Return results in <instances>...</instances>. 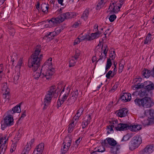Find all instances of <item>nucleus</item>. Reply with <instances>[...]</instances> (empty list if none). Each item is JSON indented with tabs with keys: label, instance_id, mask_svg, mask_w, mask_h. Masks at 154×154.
Wrapping results in <instances>:
<instances>
[{
	"label": "nucleus",
	"instance_id": "obj_22",
	"mask_svg": "<svg viewBox=\"0 0 154 154\" xmlns=\"http://www.w3.org/2000/svg\"><path fill=\"white\" fill-rule=\"evenodd\" d=\"M149 91L145 88L141 89L139 92L138 95L141 97H147L148 96Z\"/></svg>",
	"mask_w": 154,
	"mask_h": 154
},
{
	"label": "nucleus",
	"instance_id": "obj_56",
	"mask_svg": "<svg viewBox=\"0 0 154 154\" xmlns=\"http://www.w3.org/2000/svg\"><path fill=\"white\" fill-rule=\"evenodd\" d=\"M112 71L110 70L106 74V78L108 79H110V77H111V75H112Z\"/></svg>",
	"mask_w": 154,
	"mask_h": 154
},
{
	"label": "nucleus",
	"instance_id": "obj_13",
	"mask_svg": "<svg viewBox=\"0 0 154 154\" xmlns=\"http://www.w3.org/2000/svg\"><path fill=\"white\" fill-rule=\"evenodd\" d=\"M154 150V147L152 145H148L143 149L139 152V154H149Z\"/></svg>",
	"mask_w": 154,
	"mask_h": 154
},
{
	"label": "nucleus",
	"instance_id": "obj_47",
	"mask_svg": "<svg viewBox=\"0 0 154 154\" xmlns=\"http://www.w3.org/2000/svg\"><path fill=\"white\" fill-rule=\"evenodd\" d=\"M80 55V51L78 49H76L75 51V53L74 56V58L77 60L79 57Z\"/></svg>",
	"mask_w": 154,
	"mask_h": 154
},
{
	"label": "nucleus",
	"instance_id": "obj_43",
	"mask_svg": "<svg viewBox=\"0 0 154 154\" xmlns=\"http://www.w3.org/2000/svg\"><path fill=\"white\" fill-rule=\"evenodd\" d=\"M101 34L99 31L97 32L94 33H92L91 34L93 37L94 39L95 38H97L99 37L100 35Z\"/></svg>",
	"mask_w": 154,
	"mask_h": 154
},
{
	"label": "nucleus",
	"instance_id": "obj_11",
	"mask_svg": "<svg viewBox=\"0 0 154 154\" xmlns=\"http://www.w3.org/2000/svg\"><path fill=\"white\" fill-rule=\"evenodd\" d=\"M75 16H76L75 13L69 12L59 15L58 17L60 23L63 21L65 19H68L74 17Z\"/></svg>",
	"mask_w": 154,
	"mask_h": 154
},
{
	"label": "nucleus",
	"instance_id": "obj_44",
	"mask_svg": "<svg viewBox=\"0 0 154 154\" xmlns=\"http://www.w3.org/2000/svg\"><path fill=\"white\" fill-rule=\"evenodd\" d=\"M84 111V109L83 108H81L79 109L77 111V113L75 115L78 116L80 117L82 114L83 112Z\"/></svg>",
	"mask_w": 154,
	"mask_h": 154
},
{
	"label": "nucleus",
	"instance_id": "obj_10",
	"mask_svg": "<svg viewBox=\"0 0 154 154\" xmlns=\"http://www.w3.org/2000/svg\"><path fill=\"white\" fill-rule=\"evenodd\" d=\"M72 142V139L69 136H67L65 138L63 142L64 145L61 149V154H64L69 149Z\"/></svg>",
	"mask_w": 154,
	"mask_h": 154
},
{
	"label": "nucleus",
	"instance_id": "obj_19",
	"mask_svg": "<svg viewBox=\"0 0 154 154\" xmlns=\"http://www.w3.org/2000/svg\"><path fill=\"white\" fill-rule=\"evenodd\" d=\"M154 122V120L152 119H150L149 117L146 119L141 121V123L144 126L152 125Z\"/></svg>",
	"mask_w": 154,
	"mask_h": 154
},
{
	"label": "nucleus",
	"instance_id": "obj_30",
	"mask_svg": "<svg viewBox=\"0 0 154 154\" xmlns=\"http://www.w3.org/2000/svg\"><path fill=\"white\" fill-rule=\"evenodd\" d=\"M75 100L74 98L70 97L65 103L67 105H71L73 104Z\"/></svg>",
	"mask_w": 154,
	"mask_h": 154
},
{
	"label": "nucleus",
	"instance_id": "obj_27",
	"mask_svg": "<svg viewBox=\"0 0 154 154\" xmlns=\"http://www.w3.org/2000/svg\"><path fill=\"white\" fill-rule=\"evenodd\" d=\"M105 149L104 146H100L97 148V150L92 151L91 154H97V152H102L105 151Z\"/></svg>",
	"mask_w": 154,
	"mask_h": 154
},
{
	"label": "nucleus",
	"instance_id": "obj_4",
	"mask_svg": "<svg viewBox=\"0 0 154 154\" xmlns=\"http://www.w3.org/2000/svg\"><path fill=\"white\" fill-rule=\"evenodd\" d=\"M70 88L69 86L66 88H63L60 93L59 99L57 102V106L58 108L60 107L65 101L66 100L70 94Z\"/></svg>",
	"mask_w": 154,
	"mask_h": 154
},
{
	"label": "nucleus",
	"instance_id": "obj_36",
	"mask_svg": "<svg viewBox=\"0 0 154 154\" xmlns=\"http://www.w3.org/2000/svg\"><path fill=\"white\" fill-rule=\"evenodd\" d=\"M78 91L76 89L75 91H74L71 92V95L70 97L74 98L75 100H76L78 97Z\"/></svg>",
	"mask_w": 154,
	"mask_h": 154
},
{
	"label": "nucleus",
	"instance_id": "obj_16",
	"mask_svg": "<svg viewBox=\"0 0 154 154\" xmlns=\"http://www.w3.org/2000/svg\"><path fill=\"white\" fill-rule=\"evenodd\" d=\"M21 104V103H20L15 106L11 110H9L8 112V113L13 115L16 112L20 113L21 112L20 105Z\"/></svg>",
	"mask_w": 154,
	"mask_h": 154
},
{
	"label": "nucleus",
	"instance_id": "obj_55",
	"mask_svg": "<svg viewBox=\"0 0 154 154\" xmlns=\"http://www.w3.org/2000/svg\"><path fill=\"white\" fill-rule=\"evenodd\" d=\"M92 37H93L91 34L90 35H86L84 39H86L88 41H91L94 39Z\"/></svg>",
	"mask_w": 154,
	"mask_h": 154
},
{
	"label": "nucleus",
	"instance_id": "obj_59",
	"mask_svg": "<svg viewBox=\"0 0 154 154\" xmlns=\"http://www.w3.org/2000/svg\"><path fill=\"white\" fill-rule=\"evenodd\" d=\"M88 123L85 122V121H83L82 124V128L84 129L86 128V127L88 126Z\"/></svg>",
	"mask_w": 154,
	"mask_h": 154
},
{
	"label": "nucleus",
	"instance_id": "obj_37",
	"mask_svg": "<svg viewBox=\"0 0 154 154\" xmlns=\"http://www.w3.org/2000/svg\"><path fill=\"white\" fill-rule=\"evenodd\" d=\"M101 49H103V52L105 55L104 58H105L106 56L107 52L109 50L107 46L106 45H103Z\"/></svg>",
	"mask_w": 154,
	"mask_h": 154
},
{
	"label": "nucleus",
	"instance_id": "obj_58",
	"mask_svg": "<svg viewBox=\"0 0 154 154\" xmlns=\"http://www.w3.org/2000/svg\"><path fill=\"white\" fill-rule=\"evenodd\" d=\"M101 144L102 145V146L104 147L107 146H108V142L107 141V140L106 139L103 140H102Z\"/></svg>",
	"mask_w": 154,
	"mask_h": 154
},
{
	"label": "nucleus",
	"instance_id": "obj_2",
	"mask_svg": "<svg viewBox=\"0 0 154 154\" xmlns=\"http://www.w3.org/2000/svg\"><path fill=\"white\" fill-rule=\"evenodd\" d=\"M134 102L135 105L139 107L149 108L154 105L152 100L148 97H144L142 98H137L134 100Z\"/></svg>",
	"mask_w": 154,
	"mask_h": 154
},
{
	"label": "nucleus",
	"instance_id": "obj_38",
	"mask_svg": "<svg viewBox=\"0 0 154 154\" xmlns=\"http://www.w3.org/2000/svg\"><path fill=\"white\" fill-rule=\"evenodd\" d=\"M30 147H29V145H26L23 150L21 154H28L29 151L30 149Z\"/></svg>",
	"mask_w": 154,
	"mask_h": 154
},
{
	"label": "nucleus",
	"instance_id": "obj_18",
	"mask_svg": "<svg viewBox=\"0 0 154 154\" xmlns=\"http://www.w3.org/2000/svg\"><path fill=\"white\" fill-rule=\"evenodd\" d=\"M131 98V94L129 93H124L120 97V99L123 101V102L130 101Z\"/></svg>",
	"mask_w": 154,
	"mask_h": 154
},
{
	"label": "nucleus",
	"instance_id": "obj_49",
	"mask_svg": "<svg viewBox=\"0 0 154 154\" xmlns=\"http://www.w3.org/2000/svg\"><path fill=\"white\" fill-rule=\"evenodd\" d=\"M113 128L112 127H110L109 125L107 126H106V128L109 130L107 132V134H109L111 133H113Z\"/></svg>",
	"mask_w": 154,
	"mask_h": 154
},
{
	"label": "nucleus",
	"instance_id": "obj_45",
	"mask_svg": "<svg viewBox=\"0 0 154 154\" xmlns=\"http://www.w3.org/2000/svg\"><path fill=\"white\" fill-rule=\"evenodd\" d=\"M142 78L141 77L139 76L138 77L135 78L133 80V82L135 83V85H136L137 83H140L141 81Z\"/></svg>",
	"mask_w": 154,
	"mask_h": 154
},
{
	"label": "nucleus",
	"instance_id": "obj_8",
	"mask_svg": "<svg viewBox=\"0 0 154 154\" xmlns=\"http://www.w3.org/2000/svg\"><path fill=\"white\" fill-rule=\"evenodd\" d=\"M109 123L110 124L109 125V126L114 128V129L117 131H125L128 126L125 123H119L117 119L111 122H109Z\"/></svg>",
	"mask_w": 154,
	"mask_h": 154
},
{
	"label": "nucleus",
	"instance_id": "obj_50",
	"mask_svg": "<svg viewBox=\"0 0 154 154\" xmlns=\"http://www.w3.org/2000/svg\"><path fill=\"white\" fill-rule=\"evenodd\" d=\"M3 97L4 99H7L9 98V91L3 92Z\"/></svg>",
	"mask_w": 154,
	"mask_h": 154
},
{
	"label": "nucleus",
	"instance_id": "obj_25",
	"mask_svg": "<svg viewBox=\"0 0 154 154\" xmlns=\"http://www.w3.org/2000/svg\"><path fill=\"white\" fill-rule=\"evenodd\" d=\"M90 8H87L84 11L83 13L81 16V18L83 19L84 20H86L88 16Z\"/></svg>",
	"mask_w": 154,
	"mask_h": 154
},
{
	"label": "nucleus",
	"instance_id": "obj_63",
	"mask_svg": "<svg viewBox=\"0 0 154 154\" xmlns=\"http://www.w3.org/2000/svg\"><path fill=\"white\" fill-rule=\"evenodd\" d=\"M26 116V111L25 110L22 113L21 116L20 118V119H23V118Z\"/></svg>",
	"mask_w": 154,
	"mask_h": 154
},
{
	"label": "nucleus",
	"instance_id": "obj_28",
	"mask_svg": "<svg viewBox=\"0 0 154 154\" xmlns=\"http://www.w3.org/2000/svg\"><path fill=\"white\" fill-rule=\"evenodd\" d=\"M41 8L43 12L44 13L48 12V9L49 8V5L48 4L46 5L45 3L44 4H42L41 5Z\"/></svg>",
	"mask_w": 154,
	"mask_h": 154
},
{
	"label": "nucleus",
	"instance_id": "obj_53",
	"mask_svg": "<svg viewBox=\"0 0 154 154\" xmlns=\"http://www.w3.org/2000/svg\"><path fill=\"white\" fill-rule=\"evenodd\" d=\"M135 86L136 88L137 89L141 88H144V86L143 83H137V85H135Z\"/></svg>",
	"mask_w": 154,
	"mask_h": 154
},
{
	"label": "nucleus",
	"instance_id": "obj_24",
	"mask_svg": "<svg viewBox=\"0 0 154 154\" xmlns=\"http://www.w3.org/2000/svg\"><path fill=\"white\" fill-rule=\"evenodd\" d=\"M56 35V33L54 32H49L47 33L44 38H47V39L49 40H52Z\"/></svg>",
	"mask_w": 154,
	"mask_h": 154
},
{
	"label": "nucleus",
	"instance_id": "obj_14",
	"mask_svg": "<svg viewBox=\"0 0 154 154\" xmlns=\"http://www.w3.org/2000/svg\"><path fill=\"white\" fill-rule=\"evenodd\" d=\"M2 138L0 140V154H4V153L7 148V145L6 143L7 140H5L3 142L4 140Z\"/></svg>",
	"mask_w": 154,
	"mask_h": 154
},
{
	"label": "nucleus",
	"instance_id": "obj_62",
	"mask_svg": "<svg viewBox=\"0 0 154 154\" xmlns=\"http://www.w3.org/2000/svg\"><path fill=\"white\" fill-rule=\"evenodd\" d=\"M9 33L11 35L13 36L15 32V31L14 29L12 28V29H10L9 31Z\"/></svg>",
	"mask_w": 154,
	"mask_h": 154
},
{
	"label": "nucleus",
	"instance_id": "obj_42",
	"mask_svg": "<svg viewBox=\"0 0 154 154\" xmlns=\"http://www.w3.org/2000/svg\"><path fill=\"white\" fill-rule=\"evenodd\" d=\"M76 125L74 124H72V123H71L68 125V131L69 133H71L73 131V128Z\"/></svg>",
	"mask_w": 154,
	"mask_h": 154
},
{
	"label": "nucleus",
	"instance_id": "obj_7",
	"mask_svg": "<svg viewBox=\"0 0 154 154\" xmlns=\"http://www.w3.org/2000/svg\"><path fill=\"white\" fill-rule=\"evenodd\" d=\"M36 71H33L34 72L33 73V77L34 78L38 80V78H45L47 79H50L51 78V74L52 73L51 71H50V73L46 72V73L42 70L39 72H37Z\"/></svg>",
	"mask_w": 154,
	"mask_h": 154
},
{
	"label": "nucleus",
	"instance_id": "obj_57",
	"mask_svg": "<svg viewBox=\"0 0 154 154\" xmlns=\"http://www.w3.org/2000/svg\"><path fill=\"white\" fill-rule=\"evenodd\" d=\"M20 77V73H17L16 75H15L14 77V82H16L19 79Z\"/></svg>",
	"mask_w": 154,
	"mask_h": 154
},
{
	"label": "nucleus",
	"instance_id": "obj_1",
	"mask_svg": "<svg viewBox=\"0 0 154 154\" xmlns=\"http://www.w3.org/2000/svg\"><path fill=\"white\" fill-rule=\"evenodd\" d=\"M41 51L40 45H37L35 48V51L28 60V66L33 71H37L40 66V61L43 56L42 54L39 56Z\"/></svg>",
	"mask_w": 154,
	"mask_h": 154
},
{
	"label": "nucleus",
	"instance_id": "obj_6",
	"mask_svg": "<svg viewBox=\"0 0 154 154\" xmlns=\"http://www.w3.org/2000/svg\"><path fill=\"white\" fill-rule=\"evenodd\" d=\"M1 123V128L2 130H4L6 128L13 125L14 122L13 116L9 113L5 117L3 121H2Z\"/></svg>",
	"mask_w": 154,
	"mask_h": 154
},
{
	"label": "nucleus",
	"instance_id": "obj_64",
	"mask_svg": "<svg viewBox=\"0 0 154 154\" xmlns=\"http://www.w3.org/2000/svg\"><path fill=\"white\" fill-rule=\"evenodd\" d=\"M17 143V142H15V143H13L11 145V147L13 149H16Z\"/></svg>",
	"mask_w": 154,
	"mask_h": 154
},
{
	"label": "nucleus",
	"instance_id": "obj_48",
	"mask_svg": "<svg viewBox=\"0 0 154 154\" xmlns=\"http://www.w3.org/2000/svg\"><path fill=\"white\" fill-rule=\"evenodd\" d=\"M116 16L115 14L111 15L110 16L109 19L110 22H113L116 18Z\"/></svg>",
	"mask_w": 154,
	"mask_h": 154
},
{
	"label": "nucleus",
	"instance_id": "obj_12",
	"mask_svg": "<svg viewBox=\"0 0 154 154\" xmlns=\"http://www.w3.org/2000/svg\"><path fill=\"white\" fill-rule=\"evenodd\" d=\"M120 7H119V6H117L116 3H112L110 4L108 9V11L110 12L111 14H116L120 11Z\"/></svg>",
	"mask_w": 154,
	"mask_h": 154
},
{
	"label": "nucleus",
	"instance_id": "obj_9",
	"mask_svg": "<svg viewBox=\"0 0 154 154\" xmlns=\"http://www.w3.org/2000/svg\"><path fill=\"white\" fill-rule=\"evenodd\" d=\"M52 58L51 57L49 58L44 63L43 65L42 66L41 71L42 70L45 72L46 73H50V71L52 72L51 74V76L54 74V69L53 68L52 61Z\"/></svg>",
	"mask_w": 154,
	"mask_h": 154
},
{
	"label": "nucleus",
	"instance_id": "obj_51",
	"mask_svg": "<svg viewBox=\"0 0 154 154\" xmlns=\"http://www.w3.org/2000/svg\"><path fill=\"white\" fill-rule=\"evenodd\" d=\"M83 39L78 37L74 40V45H75L79 44Z\"/></svg>",
	"mask_w": 154,
	"mask_h": 154
},
{
	"label": "nucleus",
	"instance_id": "obj_35",
	"mask_svg": "<svg viewBox=\"0 0 154 154\" xmlns=\"http://www.w3.org/2000/svg\"><path fill=\"white\" fill-rule=\"evenodd\" d=\"M77 61V60L75 59L73 57H72V58L69 61V67H71L74 66Z\"/></svg>",
	"mask_w": 154,
	"mask_h": 154
},
{
	"label": "nucleus",
	"instance_id": "obj_33",
	"mask_svg": "<svg viewBox=\"0 0 154 154\" xmlns=\"http://www.w3.org/2000/svg\"><path fill=\"white\" fill-rule=\"evenodd\" d=\"M151 35L149 33L144 41V44H148L149 42H150L151 41Z\"/></svg>",
	"mask_w": 154,
	"mask_h": 154
},
{
	"label": "nucleus",
	"instance_id": "obj_41",
	"mask_svg": "<svg viewBox=\"0 0 154 154\" xmlns=\"http://www.w3.org/2000/svg\"><path fill=\"white\" fill-rule=\"evenodd\" d=\"M79 117L75 115V116L71 120V122L72 123V124H73L74 125H76L79 120Z\"/></svg>",
	"mask_w": 154,
	"mask_h": 154
},
{
	"label": "nucleus",
	"instance_id": "obj_31",
	"mask_svg": "<svg viewBox=\"0 0 154 154\" xmlns=\"http://www.w3.org/2000/svg\"><path fill=\"white\" fill-rule=\"evenodd\" d=\"M128 126L127 128L125 129V130H127L128 129H129L132 131H136V125H129L128 124H125Z\"/></svg>",
	"mask_w": 154,
	"mask_h": 154
},
{
	"label": "nucleus",
	"instance_id": "obj_5",
	"mask_svg": "<svg viewBox=\"0 0 154 154\" xmlns=\"http://www.w3.org/2000/svg\"><path fill=\"white\" fill-rule=\"evenodd\" d=\"M142 140L140 135L134 137L131 141L129 145V149L130 150L133 151L137 148L141 143Z\"/></svg>",
	"mask_w": 154,
	"mask_h": 154
},
{
	"label": "nucleus",
	"instance_id": "obj_20",
	"mask_svg": "<svg viewBox=\"0 0 154 154\" xmlns=\"http://www.w3.org/2000/svg\"><path fill=\"white\" fill-rule=\"evenodd\" d=\"M48 23L50 24V27H52L55 26L57 23H60V22L58 16L56 18H52L50 20H48Z\"/></svg>",
	"mask_w": 154,
	"mask_h": 154
},
{
	"label": "nucleus",
	"instance_id": "obj_61",
	"mask_svg": "<svg viewBox=\"0 0 154 154\" xmlns=\"http://www.w3.org/2000/svg\"><path fill=\"white\" fill-rule=\"evenodd\" d=\"M151 82L148 81H146L145 82H144L143 83L144 86V88H145L148 86L151 83Z\"/></svg>",
	"mask_w": 154,
	"mask_h": 154
},
{
	"label": "nucleus",
	"instance_id": "obj_54",
	"mask_svg": "<svg viewBox=\"0 0 154 154\" xmlns=\"http://www.w3.org/2000/svg\"><path fill=\"white\" fill-rule=\"evenodd\" d=\"M21 136V135L19 132H17L14 137V139L16 140H19Z\"/></svg>",
	"mask_w": 154,
	"mask_h": 154
},
{
	"label": "nucleus",
	"instance_id": "obj_60",
	"mask_svg": "<svg viewBox=\"0 0 154 154\" xmlns=\"http://www.w3.org/2000/svg\"><path fill=\"white\" fill-rule=\"evenodd\" d=\"M61 31L60 29L59 28H56L55 29L54 31V32H55L56 33V35L57 36L61 32Z\"/></svg>",
	"mask_w": 154,
	"mask_h": 154
},
{
	"label": "nucleus",
	"instance_id": "obj_32",
	"mask_svg": "<svg viewBox=\"0 0 154 154\" xmlns=\"http://www.w3.org/2000/svg\"><path fill=\"white\" fill-rule=\"evenodd\" d=\"M91 119V114H89L85 116L83 120L89 124Z\"/></svg>",
	"mask_w": 154,
	"mask_h": 154
},
{
	"label": "nucleus",
	"instance_id": "obj_23",
	"mask_svg": "<svg viewBox=\"0 0 154 154\" xmlns=\"http://www.w3.org/2000/svg\"><path fill=\"white\" fill-rule=\"evenodd\" d=\"M151 72V71L147 69H144L141 73L144 78H148L150 75Z\"/></svg>",
	"mask_w": 154,
	"mask_h": 154
},
{
	"label": "nucleus",
	"instance_id": "obj_52",
	"mask_svg": "<svg viewBox=\"0 0 154 154\" xmlns=\"http://www.w3.org/2000/svg\"><path fill=\"white\" fill-rule=\"evenodd\" d=\"M124 68V65L123 64L120 63L119 64V72L121 73L123 71Z\"/></svg>",
	"mask_w": 154,
	"mask_h": 154
},
{
	"label": "nucleus",
	"instance_id": "obj_21",
	"mask_svg": "<svg viewBox=\"0 0 154 154\" xmlns=\"http://www.w3.org/2000/svg\"><path fill=\"white\" fill-rule=\"evenodd\" d=\"M120 148V146L119 145L113 146L110 147V151L111 153L113 154H116L119 152V150Z\"/></svg>",
	"mask_w": 154,
	"mask_h": 154
},
{
	"label": "nucleus",
	"instance_id": "obj_29",
	"mask_svg": "<svg viewBox=\"0 0 154 154\" xmlns=\"http://www.w3.org/2000/svg\"><path fill=\"white\" fill-rule=\"evenodd\" d=\"M106 0H101L97 4L96 9H100L102 8L105 5V3L106 2Z\"/></svg>",
	"mask_w": 154,
	"mask_h": 154
},
{
	"label": "nucleus",
	"instance_id": "obj_34",
	"mask_svg": "<svg viewBox=\"0 0 154 154\" xmlns=\"http://www.w3.org/2000/svg\"><path fill=\"white\" fill-rule=\"evenodd\" d=\"M2 91L3 92L9 91V89L7 87L6 82L3 83L2 85Z\"/></svg>",
	"mask_w": 154,
	"mask_h": 154
},
{
	"label": "nucleus",
	"instance_id": "obj_46",
	"mask_svg": "<svg viewBox=\"0 0 154 154\" xmlns=\"http://www.w3.org/2000/svg\"><path fill=\"white\" fill-rule=\"evenodd\" d=\"M130 138V137L129 135L128 134H126L123 137L122 139L121 140V141H127Z\"/></svg>",
	"mask_w": 154,
	"mask_h": 154
},
{
	"label": "nucleus",
	"instance_id": "obj_39",
	"mask_svg": "<svg viewBox=\"0 0 154 154\" xmlns=\"http://www.w3.org/2000/svg\"><path fill=\"white\" fill-rule=\"evenodd\" d=\"M112 63L111 59H109L107 60L106 67V72L108 69L112 65Z\"/></svg>",
	"mask_w": 154,
	"mask_h": 154
},
{
	"label": "nucleus",
	"instance_id": "obj_3",
	"mask_svg": "<svg viewBox=\"0 0 154 154\" xmlns=\"http://www.w3.org/2000/svg\"><path fill=\"white\" fill-rule=\"evenodd\" d=\"M57 90L55 86H51L49 88L44 99V110L46 109L50 103L53 95L56 93Z\"/></svg>",
	"mask_w": 154,
	"mask_h": 154
},
{
	"label": "nucleus",
	"instance_id": "obj_15",
	"mask_svg": "<svg viewBox=\"0 0 154 154\" xmlns=\"http://www.w3.org/2000/svg\"><path fill=\"white\" fill-rule=\"evenodd\" d=\"M44 145L43 143L39 144L37 147L34 150L32 154H42L44 149Z\"/></svg>",
	"mask_w": 154,
	"mask_h": 154
},
{
	"label": "nucleus",
	"instance_id": "obj_26",
	"mask_svg": "<svg viewBox=\"0 0 154 154\" xmlns=\"http://www.w3.org/2000/svg\"><path fill=\"white\" fill-rule=\"evenodd\" d=\"M108 144L112 146H116L117 144L116 141L113 138H106Z\"/></svg>",
	"mask_w": 154,
	"mask_h": 154
},
{
	"label": "nucleus",
	"instance_id": "obj_40",
	"mask_svg": "<svg viewBox=\"0 0 154 154\" xmlns=\"http://www.w3.org/2000/svg\"><path fill=\"white\" fill-rule=\"evenodd\" d=\"M154 88V85L153 83L151 82V83L147 86L146 88L145 89L148 91L153 90Z\"/></svg>",
	"mask_w": 154,
	"mask_h": 154
},
{
	"label": "nucleus",
	"instance_id": "obj_17",
	"mask_svg": "<svg viewBox=\"0 0 154 154\" xmlns=\"http://www.w3.org/2000/svg\"><path fill=\"white\" fill-rule=\"evenodd\" d=\"M128 110L126 108H123L122 109L116 111L118 116L120 117H124L126 116L127 115Z\"/></svg>",
	"mask_w": 154,
	"mask_h": 154
}]
</instances>
